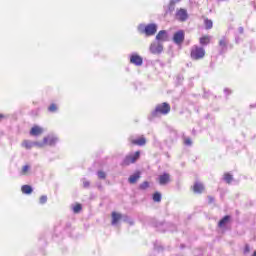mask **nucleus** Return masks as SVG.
<instances>
[{"label":"nucleus","instance_id":"nucleus-6","mask_svg":"<svg viewBox=\"0 0 256 256\" xmlns=\"http://www.w3.org/2000/svg\"><path fill=\"white\" fill-rule=\"evenodd\" d=\"M44 143L49 147H55L59 143V137L55 134H48L44 137Z\"/></svg>","mask_w":256,"mask_h":256},{"label":"nucleus","instance_id":"nucleus-39","mask_svg":"<svg viewBox=\"0 0 256 256\" xmlns=\"http://www.w3.org/2000/svg\"><path fill=\"white\" fill-rule=\"evenodd\" d=\"M177 81H178V83H181L183 81V76L178 75L177 76Z\"/></svg>","mask_w":256,"mask_h":256},{"label":"nucleus","instance_id":"nucleus-23","mask_svg":"<svg viewBox=\"0 0 256 256\" xmlns=\"http://www.w3.org/2000/svg\"><path fill=\"white\" fill-rule=\"evenodd\" d=\"M22 147H25V149H31L33 147V142L29 140H25L22 143Z\"/></svg>","mask_w":256,"mask_h":256},{"label":"nucleus","instance_id":"nucleus-43","mask_svg":"<svg viewBox=\"0 0 256 256\" xmlns=\"http://www.w3.org/2000/svg\"><path fill=\"white\" fill-rule=\"evenodd\" d=\"M252 256H256V251H254L253 255Z\"/></svg>","mask_w":256,"mask_h":256},{"label":"nucleus","instance_id":"nucleus-37","mask_svg":"<svg viewBox=\"0 0 256 256\" xmlns=\"http://www.w3.org/2000/svg\"><path fill=\"white\" fill-rule=\"evenodd\" d=\"M249 251H251V248L249 247V245H246L244 248V253H249Z\"/></svg>","mask_w":256,"mask_h":256},{"label":"nucleus","instance_id":"nucleus-29","mask_svg":"<svg viewBox=\"0 0 256 256\" xmlns=\"http://www.w3.org/2000/svg\"><path fill=\"white\" fill-rule=\"evenodd\" d=\"M57 104H51L49 107H48V111L50 112V113H56V111H57Z\"/></svg>","mask_w":256,"mask_h":256},{"label":"nucleus","instance_id":"nucleus-16","mask_svg":"<svg viewBox=\"0 0 256 256\" xmlns=\"http://www.w3.org/2000/svg\"><path fill=\"white\" fill-rule=\"evenodd\" d=\"M41 134H43V128L39 126H33L30 130V135L33 137H39Z\"/></svg>","mask_w":256,"mask_h":256},{"label":"nucleus","instance_id":"nucleus-40","mask_svg":"<svg viewBox=\"0 0 256 256\" xmlns=\"http://www.w3.org/2000/svg\"><path fill=\"white\" fill-rule=\"evenodd\" d=\"M238 31H239V33L243 34V31H244L243 27H239Z\"/></svg>","mask_w":256,"mask_h":256},{"label":"nucleus","instance_id":"nucleus-4","mask_svg":"<svg viewBox=\"0 0 256 256\" xmlns=\"http://www.w3.org/2000/svg\"><path fill=\"white\" fill-rule=\"evenodd\" d=\"M140 156L141 152L139 151H136L135 153H130L124 158V160L122 161V165L124 167H127V165H131V163H135V161H137Z\"/></svg>","mask_w":256,"mask_h":256},{"label":"nucleus","instance_id":"nucleus-27","mask_svg":"<svg viewBox=\"0 0 256 256\" xmlns=\"http://www.w3.org/2000/svg\"><path fill=\"white\" fill-rule=\"evenodd\" d=\"M224 181H226V183H231V181H233V175L229 174V173H226L224 175Z\"/></svg>","mask_w":256,"mask_h":256},{"label":"nucleus","instance_id":"nucleus-12","mask_svg":"<svg viewBox=\"0 0 256 256\" xmlns=\"http://www.w3.org/2000/svg\"><path fill=\"white\" fill-rule=\"evenodd\" d=\"M156 41L158 43H165L166 41H169V34L166 30H161L156 35Z\"/></svg>","mask_w":256,"mask_h":256},{"label":"nucleus","instance_id":"nucleus-14","mask_svg":"<svg viewBox=\"0 0 256 256\" xmlns=\"http://www.w3.org/2000/svg\"><path fill=\"white\" fill-rule=\"evenodd\" d=\"M231 223V216L226 215L224 216L218 223V227L220 229H227V225Z\"/></svg>","mask_w":256,"mask_h":256},{"label":"nucleus","instance_id":"nucleus-21","mask_svg":"<svg viewBox=\"0 0 256 256\" xmlns=\"http://www.w3.org/2000/svg\"><path fill=\"white\" fill-rule=\"evenodd\" d=\"M173 11H175V4H171V2H169L168 6L165 8V13L166 15H171Z\"/></svg>","mask_w":256,"mask_h":256},{"label":"nucleus","instance_id":"nucleus-30","mask_svg":"<svg viewBox=\"0 0 256 256\" xmlns=\"http://www.w3.org/2000/svg\"><path fill=\"white\" fill-rule=\"evenodd\" d=\"M139 189L142 191H145V189H149V182L144 181L142 184H140Z\"/></svg>","mask_w":256,"mask_h":256},{"label":"nucleus","instance_id":"nucleus-17","mask_svg":"<svg viewBox=\"0 0 256 256\" xmlns=\"http://www.w3.org/2000/svg\"><path fill=\"white\" fill-rule=\"evenodd\" d=\"M205 189V186L203 184L196 182L193 187L194 193H203V190Z\"/></svg>","mask_w":256,"mask_h":256},{"label":"nucleus","instance_id":"nucleus-34","mask_svg":"<svg viewBox=\"0 0 256 256\" xmlns=\"http://www.w3.org/2000/svg\"><path fill=\"white\" fill-rule=\"evenodd\" d=\"M89 185H90L89 181H87V180L83 181V187H85V189H87L89 187Z\"/></svg>","mask_w":256,"mask_h":256},{"label":"nucleus","instance_id":"nucleus-42","mask_svg":"<svg viewBox=\"0 0 256 256\" xmlns=\"http://www.w3.org/2000/svg\"><path fill=\"white\" fill-rule=\"evenodd\" d=\"M236 43H239V38H236Z\"/></svg>","mask_w":256,"mask_h":256},{"label":"nucleus","instance_id":"nucleus-26","mask_svg":"<svg viewBox=\"0 0 256 256\" xmlns=\"http://www.w3.org/2000/svg\"><path fill=\"white\" fill-rule=\"evenodd\" d=\"M97 177L98 179H107V173H105V171L99 170L97 171Z\"/></svg>","mask_w":256,"mask_h":256},{"label":"nucleus","instance_id":"nucleus-19","mask_svg":"<svg viewBox=\"0 0 256 256\" xmlns=\"http://www.w3.org/2000/svg\"><path fill=\"white\" fill-rule=\"evenodd\" d=\"M141 178V174L139 172L131 175L128 179L129 183L133 184V183H137V181H139V179Z\"/></svg>","mask_w":256,"mask_h":256},{"label":"nucleus","instance_id":"nucleus-5","mask_svg":"<svg viewBox=\"0 0 256 256\" xmlns=\"http://www.w3.org/2000/svg\"><path fill=\"white\" fill-rule=\"evenodd\" d=\"M175 19L176 21H180V23H185L189 19V13H187L186 9L180 8L176 10Z\"/></svg>","mask_w":256,"mask_h":256},{"label":"nucleus","instance_id":"nucleus-44","mask_svg":"<svg viewBox=\"0 0 256 256\" xmlns=\"http://www.w3.org/2000/svg\"><path fill=\"white\" fill-rule=\"evenodd\" d=\"M218 1H225V0H218Z\"/></svg>","mask_w":256,"mask_h":256},{"label":"nucleus","instance_id":"nucleus-38","mask_svg":"<svg viewBox=\"0 0 256 256\" xmlns=\"http://www.w3.org/2000/svg\"><path fill=\"white\" fill-rule=\"evenodd\" d=\"M179 1H181V0H170V3L172 5H177V3H179Z\"/></svg>","mask_w":256,"mask_h":256},{"label":"nucleus","instance_id":"nucleus-28","mask_svg":"<svg viewBox=\"0 0 256 256\" xmlns=\"http://www.w3.org/2000/svg\"><path fill=\"white\" fill-rule=\"evenodd\" d=\"M72 209L74 213H80L83 207L81 206V204H76L75 206H73Z\"/></svg>","mask_w":256,"mask_h":256},{"label":"nucleus","instance_id":"nucleus-33","mask_svg":"<svg viewBox=\"0 0 256 256\" xmlns=\"http://www.w3.org/2000/svg\"><path fill=\"white\" fill-rule=\"evenodd\" d=\"M184 145H187L190 147V145H193V142L191 141V138H185L184 139Z\"/></svg>","mask_w":256,"mask_h":256},{"label":"nucleus","instance_id":"nucleus-2","mask_svg":"<svg viewBox=\"0 0 256 256\" xmlns=\"http://www.w3.org/2000/svg\"><path fill=\"white\" fill-rule=\"evenodd\" d=\"M139 33L146 35V37H152L157 33V24L151 23L145 26V24H140L138 26Z\"/></svg>","mask_w":256,"mask_h":256},{"label":"nucleus","instance_id":"nucleus-15","mask_svg":"<svg viewBox=\"0 0 256 256\" xmlns=\"http://www.w3.org/2000/svg\"><path fill=\"white\" fill-rule=\"evenodd\" d=\"M111 217H112L111 225H113V227H115V225H119V221L123 219V215L117 212H112Z\"/></svg>","mask_w":256,"mask_h":256},{"label":"nucleus","instance_id":"nucleus-35","mask_svg":"<svg viewBox=\"0 0 256 256\" xmlns=\"http://www.w3.org/2000/svg\"><path fill=\"white\" fill-rule=\"evenodd\" d=\"M224 93H225V95H231V89L225 88Z\"/></svg>","mask_w":256,"mask_h":256},{"label":"nucleus","instance_id":"nucleus-41","mask_svg":"<svg viewBox=\"0 0 256 256\" xmlns=\"http://www.w3.org/2000/svg\"><path fill=\"white\" fill-rule=\"evenodd\" d=\"M3 118H5V115L0 114V119H3Z\"/></svg>","mask_w":256,"mask_h":256},{"label":"nucleus","instance_id":"nucleus-9","mask_svg":"<svg viewBox=\"0 0 256 256\" xmlns=\"http://www.w3.org/2000/svg\"><path fill=\"white\" fill-rule=\"evenodd\" d=\"M185 41V32L183 30H179L173 35V42L175 45H182Z\"/></svg>","mask_w":256,"mask_h":256},{"label":"nucleus","instance_id":"nucleus-10","mask_svg":"<svg viewBox=\"0 0 256 256\" xmlns=\"http://www.w3.org/2000/svg\"><path fill=\"white\" fill-rule=\"evenodd\" d=\"M157 180L159 185H162V186L169 185V183H171V174L164 172L158 176Z\"/></svg>","mask_w":256,"mask_h":256},{"label":"nucleus","instance_id":"nucleus-11","mask_svg":"<svg viewBox=\"0 0 256 256\" xmlns=\"http://www.w3.org/2000/svg\"><path fill=\"white\" fill-rule=\"evenodd\" d=\"M130 63L136 67H141L143 65V57L134 52L130 55Z\"/></svg>","mask_w":256,"mask_h":256},{"label":"nucleus","instance_id":"nucleus-7","mask_svg":"<svg viewBox=\"0 0 256 256\" xmlns=\"http://www.w3.org/2000/svg\"><path fill=\"white\" fill-rule=\"evenodd\" d=\"M219 47V54L223 55L224 53H227V49H229V40L227 37L223 36L218 44Z\"/></svg>","mask_w":256,"mask_h":256},{"label":"nucleus","instance_id":"nucleus-25","mask_svg":"<svg viewBox=\"0 0 256 256\" xmlns=\"http://www.w3.org/2000/svg\"><path fill=\"white\" fill-rule=\"evenodd\" d=\"M205 29H213V21L206 19L204 21Z\"/></svg>","mask_w":256,"mask_h":256},{"label":"nucleus","instance_id":"nucleus-1","mask_svg":"<svg viewBox=\"0 0 256 256\" xmlns=\"http://www.w3.org/2000/svg\"><path fill=\"white\" fill-rule=\"evenodd\" d=\"M171 112V105L167 102H163L161 104L156 105L155 109L152 110L151 114L148 116L150 121L157 117H161V115H169Z\"/></svg>","mask_w":256,"mask_h":256},{"label":"nucleus","instance_id":"nucleus-22","mask_svg":"<svg viewBox=\"0 0 256 256\" xmlns=\"http://www.w3.org/2000/svg\"><path fill=\"white\" fill-rule=\"evenodd\" d=\"M211 43V36H203L200 38V45H209Z\"/></svg>","mask_w":256,"mask_h":256},{"label":"nucleus","instance_id":"nucleus-18","mask_svg":"<svg viewBox=\"0 0 256 256\" xmlns=\"http://www.w3.org/2000/svg\"><path fill=\"white\" fill-rule=\"evenodd\" d=\"M21 191L24 193V195H31V193H33V187L30 185H23L21 187Z\"/></svg>","mask_w":256,"mask_h":256},{"label":"nucleus","instance_id":"nucleus-13","mask_svg":"<svg viewBox=\"0 0 256 256\" xmlns=\"http://www.w3.org/2000/svg\"><path fill=\"white\" fill-rule=\"evenodd\" d=\"M132 145H137L138 147H143L147 144V139L144 136L138 138H130Z\"/></svg>","mask_w":256,"mask_h":256},{"label":"nucleus","instance_id":"nucleus-8","mask_svg":"<svg viewBox=\"0 0 256 256\" xmlns=\"http://www.w3.org/2000/svg\"><path fill=\"white\" fill-rule=\"evenodd\" d=\"M150 53H152L153 55H160V53H163V43L153 42L150 45Z\"/></svg>","mask_w":256,"mask_h":256},{"label":"nucleus","instance_id":"nucleus-32","mask_svg":"<svg viewBox=\"0 0 256 256\" xmlns=\"http://www.w3.org/2000/svg\"><path fill=\"white\" fill-rule=\"evenodd\" d=\"M39 203H40V205H45V203H47V195L41 196Z\"/></svg>","mask_w":256,"mask_h":256},{"label":"nucleus","instance_id":"nucleus-20","mask_svg":"<svg viewBox=\"0 0 256 256\" xmlns=\"http://www.w3.org/2000/svg\"><path fill=\"white\" fill-rule=\"evenodd\" d=\"M29 171H31V166L26 164L22 167L21 171H20V175L21 176H26L29 175Z\"/></svg>","mask_w":256,"mask_h":256},{"label":"nucleus","instance_id":"nucleus-31","mask_svg":"<svg viewBox=\"0 0 256 256\" xmlns=\"http://www.w3.org/2000/svg\"><path fill=\"white\" fill-rule=\"evenodd\" d=\"M45 140L43 142H33V147H45Z\"/></svg>","mask_w":256,"mask_h":256},{"label":"nucleus","instance_id":"nucleus-3","mask_svg":"<svg viewBox=\"0 0 256 256\" xmlns=\"http://www.w3.org/2000/svg\"><path fill=\"white\" fill-rule=\"evenodd\" d=\"M190 57L194 61H199L200 59H203V57H205V48L194 46L191 49Z\"/></svg>","mask_w":256,"mask_h":256},{"label":"nucleus","instance_id":"nucleus-36","mask_svg":"<svg viewBox=\"0 0 256 256\" xmlns=\"http://www.w3.org/2000/svg\"><path fill=\"white\" fill-rule=\"evenodd\" d=\"M209 203H215V198L213 196H208Z\"/></svg>","mask_w":256,"mask_h":256},{"label":"nucleus","instance_id":"nucleus-24","mask_svg":"<svg viewBox=\"0 0 256 256\" xmlns=\"http://www.w3.org/2000/svg\"><path fill=\"white\" fill-rule=\"evenodd\" d=\"M153 201L155 203H161V193L156 192L153 194Z\"/></svg>","mask_w":256,"mask_h":256}]
</instances>
